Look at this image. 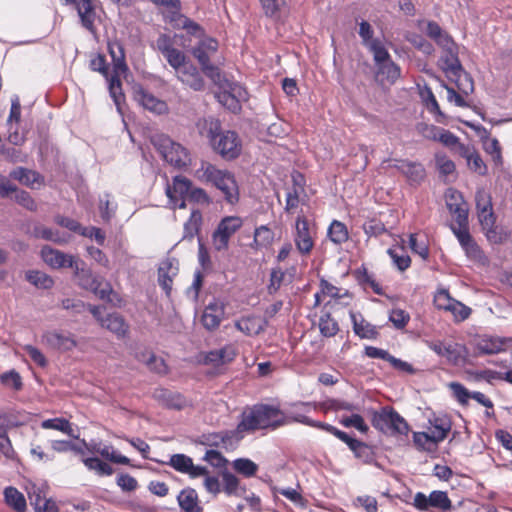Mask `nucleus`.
<instances>
[{
  "mask_svg": "<svg viewBox=\"0 0 512 512\" xmlns=\"http://www.w3.org/2000/svg\"><path fill=\"white\" fill-rule=\"evenodd\" d=\"M304 416L301 413L286 415L278 407L269 404H255L246 408L240 416L237 424V433H251L257 430H275L286 424L297 422L295 417Z\"/></svg>",
  "mask_w": 512,
  "mask_h": 512,
  "instance_id": "obj_1",
  "label": "nucleus"
},
{
  "mask_svg": "<svg viewBox=\"0 0 512 512\" xmlns=\"http://www.w3.org/2000/svg\"><path fill=\"white\" fill-rule=\"evenodd\" d=\"M195 127L205 137L213 151L225 160H234L242 152V140L235 131L222 130L221 122L214 117L199 118Z\"/></svg>",
  "mask_w": 512,
  "mask_h": 512,
  "instance_id": "obj_2",
  "label": "nucleus"
},
{
  "mask_svg": "<svg viewBox=\"0 0 512 512\" xmlns=\"http://www.w3.org/2000/svg\"><path fill=\"white\" fill-rule=\"evenodd\" d=\"M195 176L200 181L210 183L220 190L228 203L234 204L238 202V185L230 171L219 169L210 162L202 161L200 167L195 171Z\"/></svg>",
  "mask_w": 512,
  "mask_h": 512,
  "instance_id": "obj_3",
  "label": "nucleus"
},
{
  "mask_svg": "<svg viewBox=\"0 0 512 512\" xmlns=\"http://www.w3.org/2000/svg\"><path fill=\"white\" fill-rule=\"evenodd\" d=\"M41 257L46 264L54 269L72 268L74 275L79 279V284L82 287L95 289V280L90 270L84 268L83 261L49 246L42 248Z\"/></svg>",
  "mask_w": 512,
  "mask_h": 512,
  "instance_id": "obj_4",
  "label": "nucleus"
},
{
  "mask_svg": "<svg viewBox=\"0 0 512 512\" xmlns=\"http://www.w3.org/2000/svg\"><path fill=\"white\" fill-rule=\"evenodd\" d=\"M295 419L303 425L317 428L332 434L337 439L344 442L353 452L354 456L357 459H360L363 463L369 464L374 460V453L368 444L349 436L346 432L338 429L337 427L329 423L313 420L307 416H298L295 417Z\"/></svg>",
  "mask_w": 512,
  "mask_h": 512,
  "instance_id": "obj_5",
  "label": "nucleus"
},
{
  "mask_svg": "<svg viewBox=\"0 0 512 512\" xmlns=\"http://www.w3.org/2000/svg\"><path fill=\"white\" fill-rule=\"evenodd\" d=\"M153 145L162 158L176 168H184L190 164V153L183 145L174 142L166 135H159L153 139Z\"/></svg>",
  "mask_w": 512,
  "mask_h": 512,
  "instance_id": "obj_6",
  "label": "nucleus"
},
{
  "mask_svg": "<svg viewBox=\"0 0 512 512\" xmlns=\"http://www.w3.org/2000/svg\"><path fill=\"white\" fill-rule=\"evenodd\" d=\"M372 426L381 431H390L393 434L407 435L409 425L407 421L392 407L386 406L380 411H374L371 418Z\"/></svg>",
  "mask_w": 512,
  "mask_h": 512,
  "instance_id": "obj_7",
  "label": "nucleus"
},
{
  "mask_svg": "<svg viewBox=\"0 0 512 512\" xmlns=\"http://www.w3.org/2000/svg\"><path fill=\"white\" fill-rule=\"evenodd\" d=\"M217 50L218 42L213 38L200 41L192 50V54L199 62L203 73L213 81H216L220 77V69L210 61L211 55L216 53Z\"/></svg>",
  "mask_w": 512,
  "mask_h": 512,
  "instance_id": "obj_8",
  "label": "nucleus"
},
{
  "mask_svg": "<svg viewBox=\"0 0 512 512\" xmlns=\"http://www.w3.org/2000/svg\"><path fill=\"white\" fill-rule=\"evenodd\" d=\"M450 229L457 238L461 248L465 252L466 257L477 263H485L487 260L484 251L469 231V224L466 226L450 225Z\"/></svg>",
  "mask_w": 512,
  "mask_h": 512,
  "instance_id": "obj_9",
  "label": "nucleus"
},
{
  "mask_svg": "<svg viewBox=\"0 0 512 512\" xmlns=\"http://www.w3.org/2000/svg\"><path fill=\"white\" fill-rule=\"evenodd\" d=\"M316 232L310 227L308 219L299 215L295 222L293 240L298 253L301 256H309L315 246Z\"/></svg>",
  "mask_w": 512,
  "mask_h": 512,
  "instance_id": "obj_10",
  "label": "nucleus"
},
{
  "mask_svg": "<svg viewBox=\"0 0 512 512\" xmlns=\"http://www.w3.org/2000/svg\"><path fill=\"white\" fill-rule=\"evenodd\" d=\"M242 224L243 221L238 216L224 217L213 233L212 241L214 248L217 251L226 250L231 236L241 228Z\"/></svg>",
  "mask_w": 512,
  "mask_h": 512,
  "instance_id": "obj_11",
  "label": "nucleus"
},
{
  "mask_svg": "<svg viewBox=\"0 0 512 512\" xmlns=\"http://www.w3.org/2000/svg\"><path fill=\"white\" fill-rule=\"evenodd\" d=\"M327 297L330 298V300L326 305L331 304L333 301L335 304L347 306L349 302L345 301V299L351 300L352 294L347 289L339 288L322 277L319 281V291L314 295V306H319Z\"/></svg>",
  "mask_w": 512,
  "mask_h": 512,
  "instance_id": "obj_12",
  "label": "nucleus"
},
{
  "mask_svg": "<svg viewBox=\"0 0 512 512\" xmlns=\"http://www.w3.org/2000/svg\"><path fill=\"white\" fill-rule=\"evenodd\" d=\"M413 506L418 511H428L431 508L449 511L452 508V502L446 492L434 490L429 496H426L422 492H417L414 496Z\"/></svg>",
  "mask_w": 512,
  "mask_h": 512,
  "instance_id": "obj_13",
  "label": "nucleus"
},
{
  "mask_svg": "<svg viewBox=\"0 0 512 512\" xmlns=\"http://www.w3.org/2000/svg\"><path fill=\"white\" fill-rule=\"evenodd\" d=\"M446 206L449 212L455 216L456 226H466L468 221V205L462 194L456 189L450 188L445 194Z\"/></svg>",
  "mask_w": 512,
  "mask_h": 512,
  "instance_id": "obj_14",
  "label": "nucleus"
},
{
  "mask_svg": "<svg viewBox=\"0 0 512 512\" xmlns=\"http://www.w3.org/2000/svg\"><path fill=\"white\" fill-rule=\"evenodd\" d=\"M132 94L133 99L146 110H149L158 115L164 114L168 111L166 102L155 97L141 84L133 85Z\"/></svg>",
  "mask_w": 512,
  "mask_h": 512,
  "instance_id": "obj_15",
  "label": "nucleus"
},
{
  "mask_svg": "<svg viewBox=\"0 0 512 512\" xmlns=\"http://www.w3.org/2000/svg\"><path fill=\"white\" fill-rule=\"evenodd\" d=\"M42 341L48 347L61 351H71L77 346V341L74 335L70 332H64L61 330L47 331L42 336Z\"/></svg>",
  "mask_w": 512,
  "mask_h": 512,
  "instance_id": "obj_16",
  "label": "nucleus"
},
{
  "mask_svg": "<svg viewBox=\"0 0 512 512\" xmlns=\"http://www.w3.org/2000/svg\"><path fill=\"white\" fill-rule=\"evenodd\" d=\"M13 193L19 205L30 211L36 210L37 205L31 195L27 191L19 190L16 185L0 174V198H7Z\"/></svg>",
  "mask_w": 512,
  "mask_h": 512,
  "instance_id": "obj_17",
  "label": "nucleus"
},
{
  "mask_svg": "<svg viewBox=\"0 0 512 512\" xmlns=\"http://www.w3.org/2000/svg\"><path fill=\"white\" fill-rule=\"evenodd\" d=\"M392 167L402 173L410 185H420L426 177V170L420 162L396 159Z\"/></svg>",
  "mask_w": 512,
  "mask_h": 512,
  "instance_id": "obj_18",
  "label": "nucleus"
},
{
  "mask_svg": "<svg viewBox=\"0 0 512 512\" xmlns=\"http://www.w3.org/2000/svg\"><path fill=\"white\" fill-rule=\"evenodd\" d=\"M225 314V304L219 299H213L203 311L201 323L208 331L216 330Z\"/></svg>",
  "mask_w": 512,
  "mask_h": 512,
  "instance_id": "obj_19",
  "label": "nucleus"
},
{
  "mask_svg": "<svg viewBox=\"0 0 512 512\" xmlns=\"http://www.w3.org/2000/svg\"><path fill=\"white\" fill-rule=\"evenodd\" d=\"M179 267L175 259L167 258L158 267V284L167 297L171 296L173 280L178 275Z\"/></svg>",
  "mask_w": 512,
  "mask_h": 512,
  "instance_id": "obj_20",
  "label": "nucleus"
},
{
  "mask_svg": "<svg viewBox=\"0 0 512 512\" xmlns=\"http://www.w3.org/2000/svg\"><path fill=\"white\" fill-rule=\"evenodd\" d=\"M192 187L191 181L183 176H176L172 186L167 187V196L175 207L183 209L186 207L185 198Z\"/></svg>",
  "mask_w": 512,
  "mask_h": 512,
  "instance_id": "obj_21",
  "label": "nucleus"
},
{
  "mask_svg": "<svg viewBox=\"0 0 512 512\" xmlns=\"http://www.w3.org/2000/svg\"><path fill=\"white\" fill-rule=\"evenodd\" d=\"M353 332L360 339L376 340L380 336L378 327L367 321L361 313L349 312Z\"/></svg>",
  "mask_w": 512,
  "mask_h": 512,
  "instance_id": "obj_22",
  "label": "nucleus"
},
{
  "mask_svg": "<svg viewBox=\"0 0 512 512\" xmlns=\"http://www.w3.org/2000/svg\"><path fill=\"white\" fill-rule=\"evenodd\" d=\"M75 8L81 25L89 32L96 33L95 21L97 19L96 7L92 0H78Z\"/></svg>",
  "mask_w": 512,
  "mask_h": 512,
  "instance_id": "obj_23",
  "label": "nucleus"
},
{
  "mask_svg": "<svg viewBox=\"0 0 512 512\" xmlns=\"http://www.w3.org/2000/svg\"><path fill=\"white\" fill-rule=\"evenodd\" d=\"M427 130L433 132V135H427L428 139H432L434 141H439L444 146L449 148L451 151L460 155V146H466L465 144L460 142L459 137H457L454 133L449 130L436 127L434 125H430L427 127Z\"/></svg>",
  "mask_w": 512,
  "mask_h": 512,
  "instance_id": "obj_24",
  "label": "nucleus"
},
{
  "mask_svg": "<svg viewBox=\"0 0 512 512\" xmlns=\"http://www.w3.org/2000/svg\"><path fill=\"white\" fill-rule=\"evenodd\" d=\"M10 177L31 189L39 188L44 184V177L39 172L24 167L12 170Z\"/></svg>",
  "mask_w": 512,
  "mask_h": 512,
  "instance_id": "obj_25",
  "label": "nucleus"
},
{
  "mask_svg": "<svg viewBox=\"0 0 512 512\" xmlns=\"http://www.w3.org/2000/svg\"><path fill=\"white\" fill-rule=\"evenodd\" d=\"M178 79L195 91L204 89L205 82L198 69L192 64H186L177 71Z\"/></svg>",
  "mask_w": 512,
  "mask_h": 512,
  "instance_id": "obj_26",
  "label": "nucleus"
},
{
  "mask_svg": "<svg viewBox=\"0 0 512 512\" xmlns=\"http://www.w3.org/2000/svg\"><path fill=\"white\" fill-rule=\"evenodd\" d=\"M234 326L246 336H255L264 331L265 321L259 316L248 315L237 319L234 322Z\"/></svg>",
  "mask_w": 512,
  "mask_h": 512,
  "instance_id": "obj_27",
  "label": "nucleus"
},
{
  "mask_svg": "<svg viewBox=\"0 0 512 512\" xmlns=\"http://www.w3.org/2000/svg\"><path fill=\"white\" fill-rule=\"evenodd\" d=\"M429 349L435 352L438 356L446 358L449 363L458 364L461 359L458 344H447L443 341H429L427 342Z\"/></svg>",
  "mask_w": 512,
  "mask_h": 512,
  "instance_id": "obj_28",
  "label": "nucleus"
},
{
  "mask_svg": "<svg viewBox=\"0 0 512 512\" xmlns=\"http://www.w3.org/2000/svg\"><path fill=\"white\" fill-rule=\"evenodd\" d=\"M440 65L444 71L446 77L455 76L456 73L461 72L463 69L461 62L458 57V46L451 48L450 50L443 51V55L440 58Z\"/></svg>",
  "mask_w": 512,
  "mask_h": 512,
  "instance_id": "obj_29",
  "label": "nucleus"
},
{
  "mask_svg": "<svg viewBox=\"0 0 512 512\" xmlns=\"http://www.w3.org/2000/svg\"><path fill=\"white\" fill-rule=\"evenodd\" d=\"M459 156L467 160V164L472 171L479 175H485L487 173V166L474 147L468 145L460 146Z\"/></svg>",
  "mask_w": 512,
  "mask_h": 512,
  "instance_id": "obj_30",
  "label": "nucleus"
},
{
  "mask_svg": "<svg viewBox=\"0 0 512 512\" xmlns=\"http://www.w3.org/2000/svg\"><path fill=\"white\" fill-rule=\"evenodd\" d=\"M354 276L359 285L364 289L370 288L375 294L379 296L384 295L382 286L376 281L373 274H370L365 265H361L354 271Z\"/></svg>",
  "mask_w": 512,
  "mask_h": 512,
  "instance_id": "obj_31",
  "label": "nucleus"
},
{
  "mask_svg": "<svg viewBox=\"0 0 512 512\" xmlns=\"http://www.w3.org/2000/svg\"><path fill=\"white\" fill-rule=\"evenodd\" d=\"M177 500L184 512H203V507L199 504L198 494L194 489L182 490Z\"/></svg>",
  "mask_w": 512,
  "mask_h": 512,
  "instance_id": "obj_32",
  "label": "nucleus"
},
{
  "mask_svg": "<svg viewBox=\"0 0 512 512\" xmlns=\"http://www.w3.org/2000/svg\"><path fill=\"white\" fill-rule=\"evenodd\" d=\"M108 50L112 57L114 73H127L128 66L125 62V53L122 44L118 41L108 44Z\"/></svg>",
  "mask_w": 512,
  "mask_h": 512,
  "instance_id": "obj_33",
  "label": "nucleus"
},
{
  "mask_svg": "<svg viewBox=\"0 0 512 512\" xmlns=\"http://www.w3.org/2000/svg\"><path fill=\"white\" fill-rule=\"evenodd\" d=\"M101 326L116 334L118 337H124L129 328L124 318L117 313L108 314L104 320H101Z\"/></svg>",
  "mask_w": 512,
  "mask_h": 512,
  "instance_id": "obj_34",
  "label": "nucleus"
},
{
  "mask_svg": "<svg viewBox=\"0 0 512 512\" xmlns=\"http://www.w3.org/2000/svg\"><path fill=\"white\" fill-rule=\"evenodd\" d=\"M223 484V491L228 496H241L246 492L245 487H240V480L230 471L224 469L220 473Z\"/></svg>",
  "mask_w": 512,
  "mask_h": 512,
  "instance_id": "obj_35",
  "label": "nucleus"
},
{
  "mask_svg": "<svg viewBox=\"0 0 512 512\" xmlns=\"http://www.w3.org/2000/svg\"><path fill=\"white\" fill-rule=\"evenodd\" d=\"M127 73H114L106 78L109 82L108 88L110 96L112 97L115 105L120 108V106L125 102V95L122 89V83L120 77H125Z\"/></svg>",
  "mask_w": 512,
  "mask_h": 512,
  "instance_id": "obj_36",
  "label": "nucleus"
},
{
  "mask_svg": "<svg viewBox=\"0 0 512 512\" xmlns=\"http://www.w3.org/2000/svg\"><path fill=\"white\" fill-rule=\"evenodd\" d=\"M430 423L431 427L428 434L432 439V443L438 444L448 436L451 430V423L449 420L443 418H435L433 421H430Z\"/></svg>",
  "mask_w": 512,
  "mask_h": 512,
  "instance_id": "obj_37",
  "label": "nucleus"
},
{
  "mask_svg": "<svg viewBox=\"0 0 512 512\" xmlns=\"http://www.w3.org/2000/svg\"><path fill=\"white\" fill-rule=\"evenodd\" d=\"M6 504L16 512H25L27 508L24 495L15 487L9 486L4 490Z\"/></svg>",
  "mask_w": 512,
  "mask_h": 512,
  "instance_id": "obj_38",
  "label": "nucleus"
},
{
  "mask_svg": "<svg viewBox=\"0 0 512 512\" xmlns=\"http://www.w3.org/2000/svg\"><path fill=\"white\" fill-rule=\"evenodd\" d=\"M419 95H420V98H421L424 106L426 107V109L430 113L436 115L437 116L436 120L438 122H441L439 117H444V114L440 110V106L438 104V101L436 100V97H435L432 89L428 86H424V87L420 88Z\"/></svg>",
  "mask_w": 512,
  "mask_h": 512,
  "instance_id": "obj_39",
  "label": "nucleus"
},
{
  "mask_svg": "<svg viewBox=\"0 0 512 512\" xmlns=\"http://www.w3.org/2000/svg\"><path fill=\"white\" fill-rule=\"evenodd\" d=\"M362 228L368 238L382 236L383 234L389 233V230L392 229V227H387V225L377 217L367 219Z\"/></svg>",
  "mask_w": 512,
  "mask_h": 512,
  "instance_id": "obj_40",
  "label": "nucleus"
},
{
  "mask_svg": "<svg viewBox=\"0 0 512 512\" xmlns=\"http://www.w3.org/2000/svg\"><path fill=\"white\" fill-rule=\"evenodd\" d=\"M387 254L393 261V264L396 268L404 272L411 266V258L407 254L404 246H399L398 248H389L387 250Z\"/></svg>",
  "mask_w": 512,
  "mask_h": 512,
  "instance_id": "obj_41",
  "label": "nucleus"
},
{
  "mask_svg": "<svg viewBox=\"0 0 512 512\" xmlns=\"http://www.w3.org/2000/svg\"><path fill=\"white\" fill-rule=\"evenodd\" d=\"M328 237L335 244H343L349 239L347 226L338 220H333L328 228Z\"/></svg>",
  "mask_w": 512,
  "mask_h": 512,
  "instance_id": "obj_42",
  "label": "nucleus"
},
{
  "mask_svg": "<svg viewBox=\"0 0 512 512\" xmlns=\"http://www.w3.org/2000/svg\"><path fill=\"white\" fill-rule=\"evenodd\" d=\"M450 81L454 82L457 86V89L465 96L470 95L474 91V81L472 77L461 69V72L456 73L455 76L447 77Z\"/></svg>",
  "mask_w": 512,
  "mask_h": 512,
  "instance_id": "obj_43",
  "label": "nucleus"
},
{
  "mask_svg": "<svg viewBox=\"0 0 512 512\" xmlns=\"http://www.w3.org/2000/svg\"><path fill=\"white\" fill-rule=\"evenodd\" d=\"M202 225V214L199 210H193L184 224L183 239L192 240L198 235Z\"/></svg>",
  "mask_w": 512,
  "mask_h": 512,
  "instance_id": "obj_44",
  "label": "nucleus"
},
{
  "mask_svg": "<svg viewBox=\"0 0 512 512\" xmlns=\"http://www.w3.org/2000/svg\"><path fill=\"white\" fill-rule=\"evenodd\" d=\"M41 427L43 429L57 430L64 434L77 438V436L74 435V429L72 427V424L68 419L63 417L46 419L41 422Z\"/></svg>",
  "mask_w": 512,
  "mask_h": 512,
  "instance_id": "obj_45",
  "label": "nucleus"
},
{
  "mask_svg": "<svg viewBox=\"0 0 512 512\" xmlns=\"http://www.w3.org/2000/svg\"><path fill=\"white\" fill-rule=\"evenodd\" d=\"M318 326L321 335L328 338L335 336L340 330L338 322L329 312H325L320 316Z\"/></svg>",
  "mask_w": 512,
  "mask_h": 512,
  "instance_id": "obj_46",
  "label": "nucleus"
},
{
  "mask_svg": "<svg viewBox=\"0 0 512 512\" xmlns=\"http://www.w3.org/2000/svg\"><path fill=\"white\" fill-rule=\"evenodd\" d=\"M233 469L240 475L250 478L258 472V465L248 458H237L232 462Z\"/></svg>",
  "mask_w": 512,
  "mask_h": 512,
  "instance_id": "obj_47",
  "label": "nucleus"
},
{
  "mask_svg": "<svg viewBox=\"0 0 512 512\" xmlns=\"http://www.w3.org/2000/svg\"><path fill=\"white\" fill-rule=\"evenodd\" d=\"M372 54L376 66L381 65L391 59L388 50L386 49L383 41L375 38L369 46L366 47Z\"/></svg>",
  "mask_w": 512,
  "mask_h": 512,
  "instance_id": "obj_48",
  "label": "nucleus"
},
{
  "mask_svg": "<svg viewBox=\"0 0 512 512\" xmlns=\"http://www.w3.org/2000/svg\"><path fill=\"white\" fill-rule=\"evenodd\" d=\"M26 280L41 289H50L54 285L52 277L37 270H30L26 272Z\"/></svg>",
  "mask_w": 512,
  "mask_h": 512,
  "instance_id": "obj_49",
  "label": "nucleus"
},
{
  "mask_svg": "<svg viewBox=\"0 0 512 512\" xmlns=\"http://www.w3.org/2000/svg\"><path fill=\"white\" fill-rule=\"evenodd\" d=\"M156 396L162 399L168 407L177 410H181L186 404L185 398L181 394L169 390L161 389Z\"/></svg>",
  "mask_w": 512,
  "mask_h": 512,
  "instance_id": "obj_50",
  "label": "nucleus"
},
{
  "mask_svg": "<svg viewBox=\"0 0 512 512\" xmlns=\"http://www.w3.org/2000/svg\"><path fill=\"white\" fill-rule=\"evenodd\" d=\"M266 17L279 19L281 11L286 5L285 0H259Z\"/></svg>",
  "mask_w": 512,
  "mask_h": 512,
  "instance_id": "obj_51",
  "label": "nucleus"
},
{
  "mask_svg": "<svg viewBox=\"0 0 512 512\" xmlns=\"http://www.w3.org/2000/svg\"><path fill=\"white\" fill-rule=\"evenodd\" d=\"M487 240L492 244L504 243L509 238V233L496 223L482 229Z\"/></svg>",
  "mask_w": 512,
  "mask_h": 512,
  "instance_id": "obj_52",
  "label": "nucleus"
},
{
  "mask_svg": "<svg viewBox=\"0 0 512 512\" xmlns=\"http://www.w3.org/2000/svg\"><path fill=\"white\" fill-rule=\"evenodd\" d=\"M274 232L266 225L255 229L254 244L257 248L268 247L273 243Z\"/></svg>",
  "mask_w": 512,
  "mask_h": 512,
  "instance_id": "obj_53",
  "label": "nucleus"
},
{
  "mask_svg": "<svg viewBox=\"0 0 512 512\" xmlns=\"http://www.w3.org/2000/svg\"><path fill=\"white\" fill-rule=\"evenodd\" d=\"M30 500L35 512H59V508L54 500L46 499L40 494L30 496Z\"/></svg>",
  "mask_w": 512,
  "mask_h": 512,
  "instance_id": "obj_54",
  "label": "nucleus"
},
{
  "mask_svg": "<svg viewBox=\"0 0 512 512\" xmlns=\"http://www.w3.org/2000/svg\"><path fill=\"white\" fill-rule=\"evenodd\" d=\"M141 360L144 361L146 363L147 367L155 373L162 374V375H165L168 373V366H167L166 362L164 361V359L157 357L153 353L149 352L147 358H146V354L143 353Z\"/></svg>",
  "mask_w": 512,
  "mask_h": 512,
  "instance_id": "obj_55",
  "label": "nucleus"
},
{
  "mask_svg": "<svg viewBox=\"0 0 512 512\" xmlns=\"http://www.w3.org/2000/svg\"><path fill=\"white\" fill-rule=\"evenodd\" d=\"M504 342L498 338H482L478 342V349L483 354H496L503 350Z\"/></svg>",
  "mask_w": 512,
  "mask_h": 512,
  "instance_id": "obj_56",
  "label": "nucleus"
},
{
  "mask_svg": "<svg viewBox=\"0 0 512 512\" xmlns=\"http://www.w3.org/2000/svg\"><path fill=\"white\" fill-rule=\"evenodd\" d=\"M378 73L385 76L386 80L394 83L401 75L400 67L391 59L377 66Z\"/></svg>",
  "mask_w": 512,
  "mask_h": 512,
  "instance_id": "obj_57",
  "label": "nucleus"
},
{
  "mask_svg": "<svg viewBox=\"0 0 512 512\" xmlns=\"http://www.w3.org/2000/svg\"><path fill=\"white\" fill-rule=\"evenodd\" d=\"M483 148L485 152L492 157V160L496 165L502 164V149L499 141L496 138H487L484 140Z\"/></svg>",
  "mask_w": 512,
  "mask_h": 512,
  "instance_id": "obj_58",
  "label": "nucleus"
},
{
  "mask_svg": "<svg viewBox=\"0 0 512 512\" xmlns=\"http://www.w3.org/2000/svg\"><path fill=\"white\" fill-rule=\"evenodd\" d=\"M409 247L413 253L419 255L424 261L428 260L430 251L428 243L424 240H418V234L411 233L409 235Z\"/></svg>",
  "mask_w": 512,
  "mask_h": 512,
  "instance_id": "obj_59",
  "label": "nucleus"
},
{
  "mask_svg": "<svg viewBox=\"0 0 512 512\" xmlns=\"http://www.w3.org/2000/svg\"><path fill=\"white\" fill-rule=\"evenodd\" d=\"M33 234L37 238H41L44 240L52 241L55 243H66L67 239L62 238L58 231H54L51 228L45 227V226H36L33 230Z\"/></svg>",
  "mask_w": 512,
  "mask_h": 512,
  "instance_id": "obj_60",
  "label": "nucleus"
},
{
  "mask_svg": "<svg viewBox=\"0 0 512 512\" xmlns=\"http://www.w3.org/2000/svg\"><path fill=\"white\" fill-rule=\"evenodd\" d=\"M340 424L346 428L354 427L359 432L366 434L369 431L368 425L360 414H352L351 416L342 417Z\"/></svg>",
  "mask_w": 512,
  "mask_h": 512,
  "instance_id": "obj_61",
  "label": "nucleus"
},
{
  "mask_svg": "<svg viewBox=\"0 0 512 512\" xmlns=\"http://www.w3.org/2000/svg\"><path fill=\"white\" fill-rule=\"evenodd\" d=\"M84 465L89 470H95L99 475H111L113 473L112 467L106 462L96 457H90L83 459Z\"/></svg>",
  "mask_w": 512,
  "mask_h": 512,
  "instance_id": "obj_62",
  "label": "nucleus"
},
{
  "mask_svg": "<svg viewBox=\"0 0 512 512\" xmlns=\"http://www.w3.org/2000/svg\"><path fill=\"white\" fill-rule=\"evenodd\" d=\"M389 321L392 323L394 328L398 330L404 329L410 321V315L403 309L395 308L389 313Z\"/></svg>",
  "mask_w": 512,
  "mask_h": 512,
  "instance_id": "obj_63",
  "label": "nucleus"
},
{
  "mask_svg": "<svg viewBox=\"0 0 512 512\" xmlns=\"http://www.w3.org/2000/svg\"><path fill=\"white\" fill-rule=\"evenodd\" d=\"M447 312H450L453 315L456 322H462L469 318L472 310L470 307L454 299L452 304L449 306V309H447Z\"/></svg>",
  "mask_w": 512,
  "mask_h": 512,
  "instance_id": "obj_64",
  "label": "nucleus"
}]
</instances>
